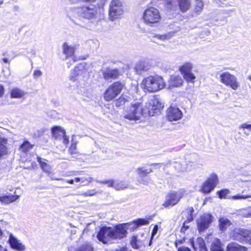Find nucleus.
<instances>
[{"instance_id": "obj_49", "label": "nucleus", "mask_w": 251, "mask_h": 251, "mask_svg": "<svg viewBox=\"0 0 251 251\" xmlns=\"http://www.w3.org/2000/svg\"><path fill=\"white\" fill-rule=\"evenodd\" d=\"M97 194V192L96 190L91 189L82 193L81 195L85 197H91L96 195Z\"/></svg>"}, {"instance_id": "obj_11", "label": "nucleus", "mask_w": 251, "mask_h": 251, "mask_svg": "<svg viewBox=\"0 0 251 251\" xmlns=\"http://www.w3.org/2000/svg\"><path fill=\"white\" fill-rule=\"evenodd\" d=\"M112 232V227L103 226L100 228L97 235V239L103 244H112L113 243Z\"/></svg>"}, {"instance_id": "obj_4", "label": "nucleus", "mask_w": 251, "mask_h": 251, "mask_svg": "<svg viewBox=\"0 0 251 251\" xmlns=\"http://www.w3.org/2000/svg\"><path fill=\"white\" fill-rule=\"evenodd\" d=\"M161 19V14L159 10L154 7L147 8L143 12L142 20L146 25L153 26L159 23Z\"/></svg>"}, {"instance_id": "obj_36", "label": "nucleus", "mask_w": 251, "mask_h": 251, "mask_svg": "<svg viewBox=\"0 0 251 251\" xmlns=\"http://www.w3.org/2000/svg\"><path fill=\"white\" fill-rule=\"evenodd\" d=\"M128 184L124 181H119L115 180L114 188L116 190H120L127 188Z\"/></svg>"}, {"instance_id": "obj_42", "label": "nucleus", "mask_w": 251, "mask_h": 251, "mask_svg": "<svg viewBox=\"0 0 251 251\" xmlns=\"http://www.w3.org/2000/svg\"><path fill=\"white\" fill-rule=\"evenodd\" d=\"M123 225L125 226L124 227H125L126 231L128 229L134 230L138 227L136 221L129 223L123 224Z\"/></svg>"}, {"instance_id": "obj_1", "label": "nucleus", "mask_w": 251, "mask_h": 251, "mask_svg": "<svg viewBox=\"0 0 251 251\" xmlns=\"http://www.w3.org/2000/svg\"><path fill=\"white\" fill-rule=\"evenodd\" d=\"M100 9L95 5L91 4L83 6H73L65 8V13L67 18L75 25L88 28L89 25L85 23L87 21L90 23H95L100 15Z\"/></svg>"}, {"instance_id": "obj_20", "label": "nucleus", "mask_w": 251, "mask_h": 251, "mask_svg": "<svg viewBox=\"0 0 251 251\" xmlns=\"http://www.w3.org/2000/svg\"><path fill=\"white\" fill-rule=\"evenodd\" d=\"M76 49V45H70L65 43L63 45V52L66 55L67 58L71 57L73 62H75L74 53Z\"/></svg>"}, {"instance_id": "obj_30", "label": "nucleus", "mask_w": 251, "mask_h": 251, "mask_svg": "<svg viewBox=\"0 0 251 251\" xmlns=\"http://www.w3.org/2000/svg\"><path fill=\"white\" fill-rule=\"evenodd\" d=\"M26 94L25 92L18 88L12 89L10 92L11 97L13 98H23Z\"/></svg>"}, {"instance_id": "obj_54", "label": "nucleus", "mask_w": 251, "mask_h": 251, "mask_svg": "<svg viewBox=\"0 0 251 251\" xmlns=\"http://www.w3.org/2000/svg\"><path fill=\"white\" fill-rule=\"evenodd\" d=\"M42 72L39 70H35L34 71L33 76L34 79H38L42 75Z\"/></svg>"}, {"instance_id": "obj_52", "label": "nucleus", "mask_w": 251, "mask_h": 251, "mask_svg": "<svg viewBox=\"0 0 251 251\" xmlns=\"http://www.w3.org/2000/svg\"><path fill=\"white\" fill-rule=\"evenodd\" d=\"M138 226L147 225L149 224V222L148 220L144 219H139L136 220Z\"/></svg>"}, {"instance_id": "obj_31", "label": "nucleus", "mask_w": 251, "mask_h": 251, "mask_svg": "<svg viewBox=\"0 0 251 251\" xmlns=\"http://www.w3.org/2000/svg\"><path fill=\"white\" fill-rule=\"evenodd\" d=\"M193 65L190 62H185L179 67V71L183 75L192 72Z\"/></svg>"}, {"instance_id": "obj_7", "label": "nucleus", "mask_w": 251, "mask_h": 251, "mask_svg": "<svg viewBox=\"0 0 251 251\" xmlns=\"http://www.w3.org/2000/svg\"><path fill=\"white\" fill-rule=\"evenodd\" d=\"M124 85L120 82H115L110 85L104 93V98L106 101L114 99L121 92Z\"/></svg>"}, {"instance_id": "obj_44", "label": "nucleus", "mask_w": 251, "mask_h": 251, "mask_svg": "<svg viewBox=\"0 0 251 251\" xmlns=\"http://www.w3.org/2000/svg\"><path fill=\"white\" fill-rule=\"evenodd\" d=\"M128 100V98L127 97L122 96L116 100L115 105L117 107L120 106L124 105Z\"/></svg>"}, {"instance_id": "obj_22", "label": "nucleus", "mask_w": 251, "mask_h": 251, "mask_svg": "<svg viewBox=\"0 0 251 251\" xmlns=\"http://www.w3.org/2000/svg\"><path fill=\"white\" fill-rule=\"evenodd\" d=\"M103 78L106 80L109 79H115L119 75L117 69L106 68L102 70Z\"/></svg>"}, {"instance_id": "obj_24", "label": "nucleus", "mask_w": 251, "mask_h": 251, "mask_svg": "<svg viewBox=\"0 0 251 251\" xmlns=\"http://www.w3.org/2000/svg\"><path fill=\"white\" fill-rule=\"evenodd\" d=\"M192 244L194 249L196 251L199 249V251H207L204 241L202 238H198L195 242H192Z\"/></svg>"}, {"instance_id": "obj_40", "label": "nucleus", "mask_w": 251, "mask_h": 251, "mask_svg": "<svg viewBox=\"0 0 251 251\" xmlns=\"http://www.w3.org/2000/svg\"><path fill=\"white\" fill-rule=\"evenodd\" d=\"M203 7V3L201 0H197L195 3L194 12L196 14H199L202 11Z\"/></svg>"}, {"instance_id": "obj_9", "label": "nucleus", "mask_w": 251, "mask_h": 251, "mask_svg": "<svg viewBox=\"0 0 251 251\" xmlns=\"http://www.w3.org/2000/svg\"><path fill=\"white\" fill-rule=\"evenodd\" d=\"M181 191H174L168 193L165 198V201L162 204L165 208H169L176 205L183 197Z\"/></svg>"}, {"instance_id": "obj_2", "label": "nucleus", "mask_w": 251, "mask_h": 251, "mask_svg": "<svg viewBox=\"0 0 251 251\" xmlns=\"http://www.w3.org/2000/svg\"><path fill=\"white\" fill-rule=\"evenodd\" d=\"M143 105L139 102L131 103L125 110L124 117L129 120L137 121L140 120L143 117H147Z\"/></svg>"}, {"instance_id": "obj_60", "label": "nucleus", "mask_w": 251, "mask_h": 251, "mask_svg": "<svg viewBox=\"0 0 251 251\" xmlns=\"http://www.w3.org/2000/svg\"><path fill=\"white\" fill-rule=\"evenodd\" d=\"M189 228L188 226H186L185 223L183 224V226L181 229V231L184 232L186 230H187Z\"/></svg>"}, {"instance_id": "obj_8", "label": "nucleus", "mask_w": 251, "mask_h": 251, "mask_svg": "<svg viewBox=\"0 0 251 251\" xmlns=\"http://www.w3.org/2000/svg\"><path fill=\"white\" fill-rule=\"evenodd\" d=\"M220 82L227 86H229L233 90H237L239 86L237 78L229 72L222 73L220 76Z\"/></svg>"}, {"instance_id": "obj_63", "label": "nucleus", "mask_w": 251, "mask_h": 251, "mask_svg": "<svg viewBox=\"0 0 251 251\" xmlns=\"http://www.w3.org/2000/svg\"><path fill=\"white\" fill-rule=\"evenodd\" d=\"M3 61L5 63H9V61L8 59L6 58H3L2 59Z\"/></svg>"}, {"instance_id": "obj_33", "label": "nucleus", "mask_w": 251, "mask_h": 251, "mask_svg": "<svg viewBox=\"0 0 251 251\" xmlns=\"http://www.w3.org/2000/svg\"><path fill=\"white\" fill-rule=\"evenodd\" d=\"M219 223V228L222 231L225 230L231 224L230 221L225 217L220 218Z\"/></svg>"}, {"instance_id": "obj_21", "label": "nucleus", "mask_w": 251, "mask_h": 251, "mask_svg": "<svg viewBox=\"0 0 251 251\" xmlns=\"http://www.w3.org/2000/svg\"><path fill=\"white\" fill-rule=\"evenodd\" d=\"M172 166L178 172H183L191 169V163L185 161L174 162Z\"/></svg>"}, {"instance_id": "obj_17", "label": "nucleus", "mask_w": 251, "mask_h": 251, "mask_svg": "<svg viewBox=\"0 0 251 251\" xmlns=\"http://www.w3.org/2000/svg\"><path fill=\"white\" fill-rule=\"evenodd\" d=\"M183 79L180 76L173 75L170 76L168 83L166 84L165 88L171 89L175 87H179L183 85Z\"/></svg>"}, {"instance_id": "obj_27", "label": "nucleus", "mask_w": 251, "mask_h": 251, "mask_svg": "<svg viewBox=\"0 0 251 251\" xmlns=\"http://www.w3.org/2000/svg\"><path fill=\"white\" fill-rule=\"evenodd\" d=\"M52 136L56 139H62V137H64L66 134L64 129L60 126H54L52 128Z\"/></svg>"}, {"instance_id": "obj_50", "label": "nucleus", "mask_w": 251, "mask_h": 251, "mask_svg": "<svg viewBox=\"0 0 251 251\" xmlns=\"http://www.w3.org/2000/svg\"><path fill=\"white\" fill-rule=\"evenodd\" d=\"M229 191L227 189H224V190H222L219 192H217L218 195H219V197L221 199H223V198H226V195H227L228 193H229Z\"/></svg>"}, {"instance_id": "obj_12", "label": "nucleus", "mask_w": 251, "mask_h": 251, "mask_svg": "<svg viewBox=\"0 0 251 251\" xmlns=\"http://www.w3.org/2000/svg\"><path fill=\"white\" fill-rule=\"evenodd\" d=\"M213 216L209 213H204L197 220L198 228L200 232L207 229L213 221Z\"/></svg>"}, {"instance_id": "obj_6", "label": "nucleus", "mask_w": 251, "mask_h": 251, "mask_svg": "<svg viewBox=\"0 0 251 251\" xmlns=\"http://www.w3.org/2000/svg\"><path fill=\"white\" fill-rule=\"evenodd\" d=\"M124 13V7L120 0H112L109 4V16L111 21L119 19Z\"/></svg>"}, {"instance_id": "obj_45", "label": "nucleus", "mask_w": 251, "mask_h": 251, "mask_svg": "<svg viewBox=\"0 0 251 251\" xmlns=\"http://www.w3.org/2000/svg\"><path fill=\"white\" fill-rule=\"evenodd\" d=\"M137 173L141 176H146L151 173V170L149 169H145L144 168H139L136 169Z\"/></svg>"}, {"instance_id": "obj_13", "label": "nucleus", "mask_w": 251, "mask_h": 251, "mask_svg": "<svg viewBox=\"0 0 251 251\" xmlns=\"http://www.w3.org/2000/svg\"><path fill=\"white\" fill-rule=\"evenodd\" d=\"M218 182V178L215 174H212L203 184L201 192L208 194L214 190Z\"/></svg>"}, {"instance_id": "obj_29", "label": "nucleus", "mask_w": 251, "mask_h": 251, "mask_svg": "<svg viewBox=\"0 0 251 251\" xmlns=\"http://www.w3.org/2000/svg\"><path fill=\"white\" fill-rule=\"evenodd\" d=\"M175 32H170L164 34H154L152 38L155 41L156 40H159L161 41H164L170 39L174 36Z\"/></svg>"}, {"instance_id": "obj_59", "label": "nucleus", "mask_w": 251, "mask_h": 251, "mask_svg": "<svg viewBox=\"0 0 251 251\" xmlns=\"http://www.w3.org/2000/svg\"><path fill=\"white\" fill-rule=\"evenodd\" d=\"M62 139L63 140V143L67 145L69 143V139L66 134L64 135V137H62Z\"/></svg>"}, {"instance_id": "obj_3", "label": "nucleus", "mask_w": 251, "mask_h": 251, "mask_svg": "<svg viewBox=\"0 0 251 251\" xmlns=\"http://www.w3.org/2000/svg\"><path fill=\"white\" fill-rule=\"evenodd\" d=\"M141 87L151 92H154L165 87L166 84L160 76H149L145 78L141 84Z\"/></svg>"}, {"instance_id": "obj_25", "label": "nucleus", "mask_w": 251, "mask_h": 251, "mask_svg": "<svg viewBox=\"0 0 251 251\" xmlns=\"http://www.w3.org/2000/svg\"><path fill=\"white\" fill-rule=\"evenodd\" d=\"M69 251H93L94 249L91 244L86 242L81 245L78 248L71 247L69 248Z\"/></svg>"}, {"instance_id": "obj_61", "label": "nucleus", "mask_w": 251, "mask_h": 251, "mask_svg": "<svg viewBox=\"0 0 251 251\" xmlns=\"http://www.w3.org/2000/svg\"><path fill=\"white\" fill-rule=\"evenodd\" d=\"M4 93V88L3 86L0 85V97H2Z\"/></svg>"}, {"instance_id": "obj_28", "label": "nucleus", "mask_w": 251, "mask_h": 251, "mask_svg": "<svg viewBox=\"0 0 251 251\" xmlns=\"http://www.w3.org/2000/svg\"><path fill=\"white\" fill-rule=\"evenodd\" d=\"M247 248L235 243L229 244L226 247V251H247Z\"/></svg>"}, {"instance_id": "obj_32", "label": "nucleus", "mask_w": 251, "mask_h": 251, "mask_svg": "<svg viewBox=\"0 0 251 251\" xmlns=\"http://www.w3.org/2000/svg\"><path fill=\"white\" fill-rule=\"evenodd\" d=\"M131 246L134 249H140L144 245L143 242L136 236H133L130 240Z\"/></svg>"}, {"instance_id": "obj_19", "label": "nucleus", "mask_w": 251, "mask_h": 251, "mask_svg": "<svg viewBox=\"0 0 251 251\" xmlns=\"http://www.w3.org/2000/svg\"><path fill=\"white\" fill-rule=\"evenodd\" d=\"M8 242L10 244V247L14 250L18 251H24L25 249V246L23 244L20 240H19L12 234L9 235Z\"/></svg>"}, {"instance_id": "obj_43", "label": "nucleus", "mask_w": 251, "mask_h": 251, "mask_svg": "<svg viewBox=\"0 0 251 251\" xmlns=\"http://www.w3.org/2000/svg\"><path fill=\"white\" fill-rule=\"evenodd\" d=\"M240 214L245 218H251V206L241 210Z\"/></svg>"}, {"instance_id": "obj_18", "label": "nucleus", "mask_w": 251, "mask_h": 251, "mask_svg": "<svg viewBox=\"0 0 251 251\" xmlns=\"http://www.w3.org/2000/svg\"><path fill=\"white\" fill-rule=\"evenodd\" d=\"M86 72L83 69L82 65H79L72 70L70 73V79L71 81L75 82L80 79L81 76L86 74Z\"/></svg>"}, {"instance_id": "obj_41", "label": "nucleus", "mask_w": 251, "mask_h": 251, "mask_svg": "<svg viewBox=\"0 0 251 251\" xmlns=\"http://www.w3.org/2000/svg\"><path fill=\"white\" fill-rule=\"evenodd\" d=\"M96 182L99 183L107 185V186L109 187H113L114 188V184H115V180L112 179H106L103 180H96Z\"/></svg>"}, {"instance_id": "obj_48", "label": "nucleus", "mask_w": 251, "mask_h": 251, "mask_svg": "<svg viewBox=\"0 0 251 251\" xmlns=\"http://www.w3.org/2000/svg\"><path fill=\"white\" fill-rule=\"evenodd\" d=\"M239 128L240 129H242L244 132V133L246 134L247 135H249L250 134V133L247 132L246 129H250L251 130V124H249L247 123H244L242 124Z\"/></svg>"}, {"instance_id": "obj_10", "label": "nucleus", "mask_w": 251, "mask_h": 251, "mask_svg": "<svg viewBox=\"0 0 251 251\" xmlns=\"http://www.w3.org/2000/svg\"><path fill=\"white\" fill-rule=\"evenodd\" d=\"M191 6L190 0H170L168 2V7L173 10H180L182 12L187 11Z\"/></svg>"}, {"instance_id": "obj_58", "label": "nucleus", "mask_w": 251, "mask_h": 251, "mask_svg": "<svg viewBox=\"0 0 251 251\" xmlns=\"http://www.w3.org/2000/svg\"><path fill=\"white\" fill-rule=\"evenodd\" d=\"M158 226H155L153 228V230H152V237H151V238H152L153 236H154L157 232V230H158Z\"/></svg>"}, {"instance_id": "obj_34", "label": "nucleus", "mask_w": 251, "mask_h": 251, "mask_svg": "<svg viewBox=\"0 0 251 251\" xmlns=\"http://www.w3.org/2000/svg\"><path fill=\"white\" fill-rule=\"evenodd\" d=\"M210 250L211 251H223L219 239L215 238L213 240L211 244Z\"/></svg>"}, {"instance_id": "obj_23", "label": "nucleus", "mask_w": 251, "mask_h": 251, "mask_svg": "<svg viewBox=\"0 0 251 251\" xmlns=\"http://www.w3.org/2000/svg\"><path fill=\"white\" fill-rule=\"evenodd\" d=\"M19 197L20 195H16L15 193L14 194H9L3 196H0V201L2 203L7 204L15 201L19 199Z\"/></svg>"}, {"instance_id": "obj_62", "label": "nucleus", "mask_w": 251, "mask_h": 251, "mask_svg": "<svg viewBox=\"0 0 251 251\" xmlns=\"http://www.w3.org/2000/svg\"><path fill=\"white\" fill-rule=\"evenodd\" d=\"M81 171H75V172H73V174H71V175H80L81 174ZM69 176H70V175H69Z\"/></svg>"}, {"instance_id": "obj_39", "label": "nucleus", "mask_w": 251, "mask_h": 251, "mask_svg": "<svg viewBox=\"0 0 251 251\" xmlns=\"http://www.w3.org/2000/svg\"><path fill=\"white\" fill-rule=\"evenodd\" d=\"M32 148V145L28 141H25L21 145L20 149L22 151L26 152Z\"/></svg>"}, {"instance_id": "obj_56", "label": "nucleus", "mask_w": 251, "mask_h": 251, "mask_svg": "<svg viewBox=\"0 0 251 251\" xmlns=\"http://www.w3.org/2000/svg\"><path fill=\"white\" fill-rule=\"evenodd\" d=\"M185 241V238L183 237L181 239H177L175 243V246L178 249L179 247H178L179 245L183 244Z\"/></svg>"}, {"instance_id": "obj_38", "label": "nucleus", "mask_w": 251, "mask_h": 251, "mask_svg": "<svg viewBox=\"0 0 251 251\" xmlns=\"http://www.w3.org/2000/svg\"><path fill=\"white\" fill-rule=\"evenodd\" d=\"M183 77L187 82H191L193 83L195 82L196 76L192 72L183 75Z\"/></svg>"}, {"instance_id": "obj_26", "label": "nucleus", "mask_w": 251, "mask_h": 251, "mask_svg": "<svg viewBox=\"0 0 251 251\" xmlns=\"http://www.w3.org/2000/svg\"><path fill=\"white\" fill-rule=\"evenodd\" d=\"M135 70L138 74H141L143 71H147L150 69V65L145 62H138L135 66Z\"/></svg>"}, {"instance_id": "obj_37", "label": "nucleus", "mask_w": 251, "mask_h": 251, "mask_svg": "<svg viewBox=\"0 0 251 251\" xmlns=\"http://www.w3.org/2000/svg\"><path fill=\"white\" fill-rule=\"evenodd\" d=\"M38 161L40 163V166L42 169L47 173H50L51 171L50 167L45 162L42 161L41 157H38Z\"/></svg>"}, {"instance_id": "obj_57", "label": "nucleus", "mask_w": 251, "mask_h": 251, "mask_svg": "<svg viewBox=\"0 0 251 251\" xmlns=\"http://www.w3.org/2000/svg\"><path fill=\"white\" fill-rule=\"evenodd\" d=\"M177 251H191L188 247H179L178 248Z\"/></svg>"}, {"instance_id": "obj_46", "label": "nucleus", "mask_w": 251, "mask_h": 251, "mask_svg": "<svg viewBox=\"0 0 251 251\" xmlns=\"http://www.w3.org/2000/svg\"><path fill=\"white\" fill-rule=\"evenodd\" d=\"M194 211V208L192 207H188L186 210V212L188 214L187 220L188 222H191L193 220L194 218L192 214Z\"/></svg>"}, {"instance_id": "obj_51", "label": "nucleus", "mask_w": 251, "mask_h": 251, "mask_svg": "<svg viewBox=\"0 0 251 251\" xmlns=\"http://www.w3.org/2000/svg\"><path fill=\"white\" fill-rule=\"evenodd\" d=\"M249 198H251V195H241L238 194L236 196H233L231 197V198L233 200L246 199Z\"/></svg>"}, {"instance_id": "obj_35", "label": "nucleus", "mask_w": 251, "mask_h": 251, "mask_svg": "<svg viewBox=\"0 0 251 251\" xmlns=\"http://www.w3.org/2000/svg\"><path fill=\"white\" fill-rule=\"evenodd\" d=\"M6 144L7 140L0 138V158L7 152Z\"/></svg>"}, {"instance_id": "obj_55", "label": "nucleus", "mask_w": 251, "mask_h": 251, "mask_svg": "<svg viewBox=\"0 0 251 251\" xmlns=\"http://www.w3.org/2000/svg\"><path fill=\"white\" fill-rule=\"evenodd\" d=\"M72 3H77L79 2H93L96 1V0H69Z\"/></svg>"}, {"instance_id": "obj_14", "label": "nucleus", "mask_w": 251, "mask_h": 251, "mask_svg": "<svg viewBox=\"0 0 251 251\" xmlns=\"http://www.w3.org/2000/svg\"><path fill=\"white\" fill-rule=\"evenodd\" d=\"M251 230L244 228L235 229L232 235V238L238 241L246 240L249 242Z\"/></svg>"}, {"instance_id": "obj_53", "label": "nucleus", "mask_w": 251, "mask_h": 251, "mask_svg": "<svg viewBox=\"0 0 251 251\" xmlns=\"http://www.w3.org/2000/svg\"><path fill=\"white\" fill-rule=\"evenodd\" d=\"M93 180L91 177H81V182L83 185H87L90 183Z\"/></svg>"}, {"instance_id": "obj_64", "label": "nucleus", "mask_w": 251, "mask_h": 251, "mask_svg": "<svg viewBox=\"0 0 251 251\" xmlns=\"http://www.w3.org/2000/svg\"><path fill=\"white\" fill-rule=\"evenodd\" d=\"M0 251H7L6 249L0 245Z\"/></svg>"}, {"instance_id": "obj_5", "label": "nucleus", "mask_w": 251, "mask_h": 251, "mask_svg": "<svg viewBox=\"0 0 251 251\" xmlns=\"http://www.w3.org/2000/svg\"><path fill=\"white\" fill-rule=\"evenodd\" d=\"M163 107V105L157 97H153L146 102L144 107L145 111L147 113V116H153L159 112Z\"/></svg>"}, {"instance_id": "obj_15", "label": "nucleus", "mask_w": 251, "mask_h": 251, "mask_svg": "<svg viewBox=\"0 0 251 251\" xmlns=\"http://www.w3.org/2000/svg\"><path fill=\"white\" fill-rule=\"evenodd\" d=\"M182 116V111L177 107L170 106L167 111V118L170 122L179 120Z\"/></svg>"}, {"instance_id": "obj_16", "label": "nucleus", "mask_w": 251, "mask_h": 251, "mask_svg": "<svg viewBox=\"0 0 251 251\" xmlns=\"http://www.w3.org/2000/svg\"><path fill=\"white\" fill-rule=\"evenodd\" d=\"M125 226L123 224L117 225L115 227H112V238L113 243L115 240H121L126 236L127 231H126Z\"/></svg>"}, {"instance_id": "obj_47", "label": "nucleus", "mask_w": 251, "mask_h": 251, "mask_svg": "<svg viewBox=\"0 0 251 251\" xmlns=\"http://www.w3.org/2000/svg\"><path fill=\"white\" fill-rule=\"evenodd\" d=\"M76 145L77 142L75 141L73 139L72 142L69 149L70 152L72 155L75 154L77 153Z\"/></svg>"}]
</instances>
